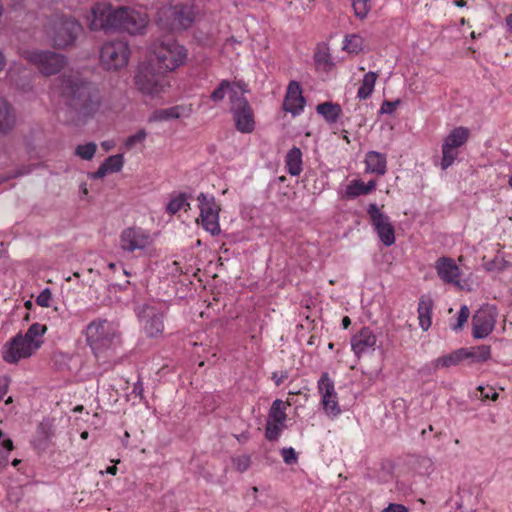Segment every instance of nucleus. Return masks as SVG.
Instances as JSON below:
<instances>
[{
    "label": "nucleus",
    "mask_w": 512,
    "mask_h": 512,
    "mask_svg": "<svg viewBox=\"0 0 512 512\" xmlns=\"http://www.w3.org/2000/svg\"><path fill=\"white\" fill-rule=\"evenodd\" d=\"M166 74V72H160L156 65H152L149 61L146 66L138 71L135 77V85L145 95L158 96L170 86Z\"/></svg>",
    "instance_id": "1a4fd4ad"
},
{
    "label": "nucleus",
    "mask_w": 512,
    "mask_h": 512,
    "mask_svg": "<svg viewBox=\"0 0 512 512\" xmlns=\"http://www.w3.org/2000/svg\"><path fill=\"white\" fill-rule=\"evenodd\" d=\"M363 40L360 36L352 34L345 38L344 49L350 53H358L362 49Z\"/></svg>",
    "instance_id": "79ce46f5"
},
{
    "label": "nucleus",
    "mask_w": 512,
    "mask_h": 512,
    "mask_svg": "<svg viewBox=\"0 0 512 512\" xmlns=\"http://www.w3.org/2000/svg\"><path fill=\"white\" fill-rule=\"evenodd\" d=\"M367 213L380 241L387 247L392 246L395 243V230L389 216L381 212L375 203L368 206Z\"/></svg>",
    "instance_id": "dca6fc26"
},
{
    "label": "nucleus",
    "mask_w": 512,
    "mask_h": 512,
    "mask_svg": "<svg viewBox=\"0 0 512 512\" xmlns=\"http://www.w3.org/2000/svg\"><path fill=\"white\" fill-rule=\"evenodd\" d=\"M129 437H130V434L127 431H125L123 439H122V443L125 447H127Z\"/></svg>",
    "instance_id": "680f3d73"
},
{
    "label": "nucleus",
    "mask_w": 512,
    "mask_h": 512,
    "mask_svg": "<svg viewBox=\"0 0 512 512\" xmlns=\"http://www.w3.org/2000/svg\"><path fill=\"white\" fill-rule=\"evenodd\" d=\"M356 18L364 20L367 18L371 8V0H349Z\"/></svg>",
    "instance_id": "c9c22d12"
},
{
    "label": "nucleus",
    "mask_w": 512,
    "mask_h": 512,
    "mask_svg": "<svg viewBox=\"0 0 512 512\" xmlns=\"http://www.w3.org/2000/svg\"><path fill=\"white\" fill-rule=\"evenodd\" d=\"M187 210L190 208V203L188 202V196L185 193H180L175 198L171 199L167 204V212L170 214H176L181 209Z\"/></svg>",
    "instance_id": "e433bc0d"
},
{
    "label": "nucleus",
    "mask_w": 512,
    "mask_h": 512,
    "mask_svg": "<svg viewBox=\"0 0 512 512\" xmlns=\"http://www.w3.org/2000/svg\"><path fill=\"white\" fill-rule=\"evenodd\" d=\"M376 187V181L371 180L365 184L361 180H353L345 190V196L355 198L360 195H366L372 192Z\"/></svg>",
    "instance_id": "393cba45"
},
{
    "label": "nucleus",
    "mask_w": 512,
    "mask_h": 512,
    "mask_svg": "<svg viewBox=\"0 0 512 512\" xmlns=\"http://www.w3.org/2000/svg\"><path fill=\"white\" fill-rule=\"evenodd\" d=\"M16 116L10 103L0 96V135L8 134L15 126Z\"/></svg>",
    "instance_id": "aec40b11"
},
{
    "label": "nucleus",
    "mask_w": 512,
    "mask_h": 512,
    "mask_svg": "<svg viewBox=\"0 0 512 512\" xmlns=\"http://www.w3.org/2000/svg\"><path fill=\"white\" fill-rule=\"evenodd\" d=\"M478 390L480 391V397L482 399H491L495 401L498 398V393L491 387L485 388L479 386Z\"/></svg>",
    "instance_id": "8fccbe9b"
},
{
    "label": "nucleus",
    "mask_w": 512,
    "mask_h": 512,
    "mask_svg": "<svg viewBox=\"0 0 512 512\" xmlns=\"http://www.w3.org/2000/svg\"><path fill=\"white\" fill-rule=\"evenodd\" d=\"M129 47L124 41H109L100 50V64L105 70L117 71L126 67L129 59Z\"/></svg>",
    "instance_id": "9b49d317"
},
{
    "label": "nucleus",
    "mask_w": 512,
    "mask_h": 512,
    "mask_svg": "<svg viewBox=\"0 0 512 512\" xmlns=\"http://www.w3.org/2000/svg\"><path fill=\"white\" fill-rule=\"evenodd\" d=\"M366 170L377 175H384L387 170L386 155L377 151H369L365 156Z\"/></svg>",
    "instance_id": "412c9836"
},
{
    "label": "nucleus",
    "mask_w": 512,
    "mask_h": 512,
    "mask_svg": "<svg viewBox=\"0 0 512 512\" xmlns=\"http://www.w3.org/2000/svg\"><path fill=\"white\" fill-rule=\"evenodd\" d=\"M81 438L82 439H87L88 438V432L87 431H84L81 433Z\"/></svg>",
    "instance_id": "338daca9"
},
{
    "label": "nucleus",
    "mask_w": 512,
    "mask_h": 512,
    "mask_svg": "<svg viewBox=\"0 0 512 512\" xmlns=\"http://www.w3.org/2000/svg\"><path fill=\"white\" fill-rule=\"evenodd\" d=\"M153 237L149 231L141 227H128L119 236V246L126 253L146 255L153 245Z\"/></svg>",
    "instance_id": "9d476101"
},
{
    "label": "nucleus",
    "mask_w": 512,
    "mask_h": 512,
    "mask_svg": "<svg viewBox=\"0 0 512 512\" xmlns=\"http://www.w3.org/2000/svg\"><path fill=\"white\" fill-rule=\"evenodd\" d=\"M463 359H464V357H463V352H462V348H461L449 355H445L443 357H440V358H437L436 360H434L432 362L433 369L437 370L439 368L455 366V365L459 364Z\"/></svg>",
    "instance_id": "2f4dec72"
},
{
    "label": "nucleus",
    "mask_w": 512,
    "mask_h": 512,
    "mask_svg": "<svg viewBox=\"0 0 512 512\" xmlns=\"http://www.w3.org/2000/svg\"><path fill=\"white\" fill-rule=\"evenodd\" d=\"M88 21L93 31L118 30L137 35L145 32L150 20L143 7L113 8L99 3L92 7Z\"/></svg>",
    "instance_id": "f03ea898"
},
{
    "label": "nucleus",
    "mask_w": 512,
    "mask_h": 512,
    "mask_svg": "<svg viewBox=\"0 0 512 512\" xmlns=\"http://www.w3.org/2000/svg\"><path fill=\"white\" fill-rule=\"evenodd\" d=\"M505 21H506V24H507L510 28H512V14H509V15L506 17Z\"/></svg>",
    "instance_id": "0e129e2a"
},
{
    "label": "nucleus",
    "mask_w": 512,
    "mask_h": 512,
    "mask_svg": "<svg viewBox=\"0 0 512 512\" xmlns=\"http://www.w3.org/2000/svg\"><path fill=\"white\" fill-rule=\"evenodd\" d=\"M285 428V423H277L274 421L267 420L266 429H265V437L269 441L278 440L281 431Z\"/></svg>",
    "instance_id": "58836bf2"
},
{
    "label": "nucleus",
    "mask_w": 512,
    "mask_h": 512,
    "mask_svg": "<svg viewBox=\"0 0 512 512\" xmlns=\"http://www.w3.org/2000/svg\"><path fill=\"white\" fill-rule=\"evenodd\" d=\"M134 392L137 393L138 395H142V392H143L142 383L138 382L135 384Z\"/></svg>",
    "instance_id": "6e6d98bb"
},
{
    "label": "nucleus",
    "mask_w": 512,
    "mask_h": 512,
    "mask_svg": "<svg viewBox=\"0 0 512 512\" xmlns=\"http://www.w3.org/2000/svg\"><path fill=\"white\" fill-rule=\"evenodd\" d=\"M230 111L232 113L235 127L241 133H251L255 127L254 112L248 100L237 92L230 97Z\"/></svg>",
    "instance_id": "ddd939ff"
},
{
    "label": "nucleus",
    "mask_w": 512,
    "mask_h": 512,
    "mask_svg": "<svg viewBox=\"0 0 512 512\" xmlns=\"http://www.w3.org/2000/svg\"><path fill=\"white\" fill-rule=\"evenodd\" d=\"M433 300L429 296H422L418 303V319L419 325L424 330L427 331L431 324V316L433 310Z\"/></svg>",
    "instance_id": "4be33fe9"
},
{
    "label": "nucleus",
    "mask_w": 512,
    "mask_h": 512,
    "mask_svg": "<svg viewBox=\"0 0 512 512\" xmlns=\"http://www.w3.org/2000/svg\"><path fill=\"white\" fill-rule=\"evenodd\" d=\"M508 184L512 188V174L509 177Z\"/></svg>",
    "instance_id": "774afa93"
},
{
    "label": "nucleus",
    "mask_w": 512,
    "mask_h": 512,
    "mask_svg": "<svg viewBox=\"0 0 512 512\" xmlns=\"http://www.w3.org/2000/svg\"><path fill=\"white\" fill-rule=\"evenodd\" d=\"M102 164L105 166L106 170H108L109 173L119 172L124 164L123 155H111L108 158H106Z\"/></svg>",
    "instance_id": "ea45409f"
},
{
    "label": "nucleus",
    "mask_w": 512,
    "mask_h": 512,
    "mask_svg": "<svg viewBox=\"0 0 512 512\" xmlns=\"http://www.w3.org/2000/svg\"><path fill=\"white\" fill-rule=\"evenodd\" d=\"M304 105L305 99L300 84L297 81H291L287 87L283 109L293 115H298L303 111Z\"/></svg>",
    "instance_id": "a211bd4d"
},
{
    "label": "nucleus",
    "mask_w": 512,
    "mask_h": 512,
    "mask_svg": "<svg viewBox=\"0 0 512 512\" xmlns=\"http://www.w3.org/2000/svg\"><path fill=\"white\" fill-rule=\"evenodd\" d=\"M6 61L3 56V54L0 52V71H2L5 68Z\"/></svg>",
    "instance_id": "052dcab7"
},
{
    "label": "nucleus",
    "mask_w": 512,
    "mask_h": 512,
    "mask_svg": "<svg viewBox=\"0 0 512 512\" xmlns=\"http://www.w3.org/2000/svg\"><path fill=\"white\" fill-rule=\"evenodd\" d=\"M281 455L283 457L284 462L288 465L294 464L297 462V454L292 447L283 448L281 450Z\"/></svg>",
    "instance_id": "de8ad7c7"
},
{
    "label": "nucleus",
    "mask_w": 512,
    "mask_h": 512,
    "mask_svg": "<svg viewBox=\"0 0 512 512\" xmlns=\"http://www.w3.org/2000/svg\"><path fill=\"white\" fill-rule=\"evenodd\" d=\"M152 65L160 72H172L186 63L188 50L173 38L157 39L150 47Z\"/></svg>",
    "instance_id": "20e7f679"
},
{
    "label": "nucleus",
    "mask_w": 512,
    "mask_h": 512,
    "mask_svg": "<svg viewBox=\"0 0 512 512\" xmlns=\"http://www.w3.org/2000/svg\"><path fill=\"white\" fill-rule=\"evenodd\" d=\"M198 208L200 210L197 222L209 232L212 236L219 235L221 232L219 224L220 205L212 195L200 193L197 197Z\"/></svg>",
    "instance_id": "f8f14e48"
},
{
    "label": "nucleus",
    "mask_w": 512,
    "mask_h": 512,
    "mask_svg": "<svg viewBox=\"0 0 512 512\" xmlns=\"http://www.w3.org/2000/svg\"><path fill=\"white\" fill-rule=\"evenodd\" d=\"M108 170H106L105 166L103 164L100 165V167L97 169V171L93 174L94 178H103L108 174Z\"/></svg>",
    "instance_id": "5fc2aeb1"
},
{
    "label": "nucleus",
    "mask_w": 512,
    "mask_h": 512,
    "mask_svg": "<svg viewBox=\"0 0 512 512\" xmlns=\"http://www.w3.org/2000/svg\"><path fill=\"white\" fill-rule=\"evenodd\" d=\"M46 331V325L34 323L25 334H16L3 346V360L16 364L22 359L31 357L43 344L42 336Z\"/></svg>",
    "instance_id": "7ed1b4c3"
},
{
    "label": "nucleus",
    "mask_w": 512,
    "mask_h": 512,
    "mask_svg": "<svg viewBox=\"0 0 512 512\" xmlns=\"http://www.w3.org/2000/svg\"><path fill=\"white\" fill-rule=\"evenodd\" d=\"M13 449V442L0 430V471L8 464V455Z\"/></svg>",
    "instance_id": "72a5a7b5"
},
{
    "label": "nucleus",
    "mask_w": 512,
    "mask_h": 512,
    "mask_svg": "<svg viewBox=\"0 0 512 512\" xmlns=\"http://www.w3.org/2000/svg\"><path fill=\"white\" fill-rule=\"evenodd\" d=\"M288 378L287 372L283 371L280 374L278 372H273L272 379L274 380L276 386H280L285 379Z\"/></svg>",
    "instance_id": "603ef678"
},
{
    "label": "nucleus",
    "mask_w": 512,
    "mask_h": 512,
    "mask_svg": "<svg viewBox=\"0 0 512 512\" xmlns=\"http://www.w3.org/2000/svg\"><path fill=\"white\" fill-rule=\"evenodd\" d=\"M9 387V380L6 377H0V400L7 393Z\"/></svg>",
    "instance_id": "864d4df0"
},
{
    "label": "nucleus",
    "mask_w": 512,
    "mask_h": 512,
    "mask_svg": "<svg viewBox=\"0 0 512 512\" xmlns=\"http://www.w3.org/2000/svg\"><path fill=\"white\" fill-rule=\"evenodd\" d=\"M147 137V133L144 129L139 130L136 134L129 136L125 141V147L127 150L133 149L136 145L142 144Z\"/></svg>",
    "instance_id": "c03bdc74"
},
{
    "label": "nucleus",
    "mask_w": 512,
    "mask_h": 512,
    "mask_svg": "<svg viewBox=\"0 0 512 512\" xmlns=\"http://www.w3.org/2000/svg\"><path fill=\"white\" fill-rule=\"evenodd\" d=\"M314 60L317 67L323 70H328L333 65L329 49L325 45L317 47V50L314 54Z\"/></svg>",
    "instance_id": "473e14b6"
},
{
    "label": "nucleus",
    "mask_w": 512,
    "mask_h": 512,
    "mask_svg": "<svg viewBox=\"0 0 512 512\" xmlns=\"http://www.w3.org/2000/svg\"><path fill=\"white\" fill-rule=\"evenodd\" d=\"M97 150V145L94 142L78 145L75 149V155L83 160H91Z\"/></svg>",
    "instance_id": "4c0bfd02"
},
{
    "label": "nucleus",
    "mask_w": 512,
    "mask_h": 512,
    "mask_svg": "<svg viewBox=\"0 0 512 512\" xmlns=\"http://www.w3.org/2000/svg\"><path fill=\"white\" fill-rule=\"evenodd\" d=\"M186 111L184 106L177 105L170 108L159 109L153 112L150 117V122L167 121L171 119H178L184 115Z\"/></svg>",
    "instance_id": "a878e982"
},
{
    "label": "nucleus",
    "mask_w": 512,
    "mask_h": 512,
    "mask_svg": "<svg viewBox=\"0 0 512 512\" xmlns=\"http://www.w3.org/2000/svg\"><path fill=\"white\" fill-rule=\"evenodd\" d=\"M106 472H107L108 474H111V475H116V473H117V467H116L115 465H113V466H109V467H107Z\"/></svg>",
    "instance_id": "13d9d810"
},
{
    "label": "nucleus",
    "mask_w": 512,
    "mask_h": 512,
    "mask_svg": "<svg viewBox=\"0 0 512 512\" xmlns=\"http://www.w3.org/2000/svg\"><path fill=\"white\" fill-rule=\"evenodd\" d=\"M236 85L240 88L243 93L248 92L247 85L244 82H237Z\"/></svg>",
    "instance_id": "bf43d9fd"
},
{
    "label": "nucleus",
    "mask_w": 512,
    "mask_h": 512,
    "mask_svg": "<svg viewBox=\"0 0 512 512\" xmlns=\"http://www.w3.org/2000/svg\"><path fill=\"white\" fill-rule=\"evenodd\" d=\"M285 164L291 176H298L302 172V152L300 148H291L286 155Z\"/></svg>",
    "instance_id": "5701e85b"
},
{
    "label": "nucleus",
    "mask_w": 512,
    "mask_h": 512,
    "mask_svg": "<svg viewBox=\"0 0 512 512\" xmlns=\"http://www.w3.org/2000/svg\"><path fill=\"white\" fill-rule=\"evenodd\" d=\"M378 75L375 72H368L364 75L361 85L357 92V97L361 100L367 99L371 96L375 83L377 80Z\"/></svg>",
    "instance_id": "c85d7f7f"
},
{
    "label": "nucleus",
    "mask_w": 512,
    "mask_h": 512,
    "mask_svg": "<svg viewBox=\"0 0 512 512\" xmlns=\"http://www.w3.org/2000/svg\"><path fill=\"white\" fill-rule=\"evenodd\" d=\"M22 56L43 76L58 74L67 64L63 54L51 50H24Z\"/></svg>",
    "instance_id": "6e6552de"
},
{
    "label": "nucleus",
    "mask_w": 512,
    "mask_h": 512,
    "mask_svg": "<svg viewBox=\"0 0 512 512\" xmlns=\"http://www.w3.org/2000/svg\"><path fill=\"white\" fill-rule=\"evenodd\" d=\"M88 346L98 356L119 343V333L116 327L105 319L91 321L85 329Z\"/></svg>",
    "instance_id": "423d86ee"
},
{
    "label": "nucleus",
    "mask_w": 512,
    "mask_h": 512,
    "mask_svg": "<svg viewBox=\"0 0 512 512\" xmlns=\"http://www.w3.org/2000/svg\"><path fill=\"white\" fill-rule=\"evenodd\" d=\"M464 359L472 358L475 361H487L491 357V348L488 345H480L471 348H462Z\"/></svg>",
    "instance_id": "7c9ffc66"
},
{
    "label": "nucleus",
    "mask_w": 512,
    "mask_h": 512,
    "mask_svg": "<svg viewBox=\"0 0 512 512\" xmlns=\"http://www.w3.org/2000/svg\"><path fill=\"white\" fill-rule=\"evenodd\" d=\"M317 389L321 396V404L325 414L331 418L339 416L341 408L338 403L334 381L327 372H324L318 380Z\"/></svg>",
    "instance_id": "2eb2a0df"
},
{
    "label": "nucleus",
    "mask_w": 512,
    "mask_h": 512,
    "mask_svg": "<svg viewBox=\"0 0 512 512\" xmlns=\"http://www.w3.org/2000/svg\"><path fill=\"white\" fill-rule=\"evenodd\" d=\"M400 104V100L384 101L380 108V113L391 114L395 111L396 107Z\"/></svg>",
    "instance_id": "09e8293b"
},
{
    "label": "nucleus",
    "mask_w": 512,
    "mask_h": 512,
    "mask_svg": "<svg viewBox=\"0 0 512 512\" xmlns=\"http://www.w3.org/2000/svg\"><path fill=\"white\" fill-rule=\"evenodd\" d=\"M381 512H408V509L402 504H390L387 508Z\"/></svg>",
    "instance_id": "3c124183"
},
{
    "label": "nucleus",
    "mask_w": 512,
    "mask_h": 512,
    "mask_svg": "<svg viewBox=\"0 0 512 512\" xmlns=\"http://www.w3.org/2000/svg\"><path fill=\"white\" fill-rule=\"evenodd\" d=\"M316 111L320 114L328 123H336L342 115V108L337 103L324 102L318 104Z\"/></svg>",
    "instance_id": "b1692460"
},
{
    "label": "nucleus",
    "mask_w": 512,
    "mask_h": 512,
    "mask_svg": "<svg viewBox=\"0 0 512 512\" xmlns=\"http://www.w3.org/2000/svg\"><path fill=\"white\" fill-rule=\"evenodd\" d=\"M102 146L106 149V150H109L111 148V144L108 142V141H104L102 142Z\"/></svg>",
    "instance_id": "69168bd1"
},
{
    "label": "nucleus",
    "mask_w": 512,
    "mask_h": 512,
    "mask_svg": "<svg viewBox=\"0 0 512 512\" xmlns=\"http://www.w3.org/2000/svg\"><path fill=\"white\" fill-rule=\"evenodd\" d=\"M498 317L496 306L482 305L472 317V335L475 339L488 337L495 328Z\"/></svg>",
    "instance_id": "4468645a"
},
{
    "label": "nucleus",
    "mask_w": 512,
    "mask_h": 512,
    "mask_svg": "<svg viewBox=\"0 0 512 512\" xmlns=\"http://www.w3.org/2000/svg\"><path fill=\"white\" fill-rule=\"evenodd\" d=\"M196 12L190 4H165L158 8L155 22L157 26L167 32H180L192 26Z\"/></svg>",
    "instance_id": "39448f33"
},
{
    "label": "nucleus",
    "mask_w": 512,
    "mask_h": 512,
    "mask_svg": "<svg viewBox=\"0 0 512 512\" xmlns=\"http://www.w3.org/2000/svg\"><path fill=\"white\" fill-rule=\"evenodd\" d=\"M468 138L469 130L465 127H457L448 134L443 144L450 148L458 150V148H460L467 142Z\"/></svg>",
    "instance_id": "bb28decb"
},
{
    "label": "nucleus",
    "mask_w": 512,
    "mask_h": 512,
    "mask_svg": "<svg viewBox=\"0 0 512 512\" xmlns=\"http://www.w3.org/2000/svg\"><path fill=\"white\" fill-rule=\"evenodd\" d=\"M454 4L458 7H464V6H466V1L465 0H454Z\"/></svg>",
    "instance_id": "e2e57ef3"
},
{
    "label": "nucleus",
    "mask_w": 512,
    "mask_h": 512,
    "mask_svg": "<svg viewBox=\"0 0 512 512\" xmlns=\"http://www.w3.org/2000/svg\"><path fill=\"white\" fill-rule=\"evenodd\" d=\"M376 341L375 334L369 328L364 327L351 338V347L359 358L369 351H374Z\"/></svg>",
    "instance_id": "6ab92c4d"
},
{
    "label": "nucleus",
    "mask_w": 512,
    "mask_h": 512,
    "mask_svg": "<svg viewBox=\"0 0 512 512\" xmlns=\"http://www.w3.org/2000/svg\"><path fill=\"white\" fill-rule=\"evenodd\" d=\"M469 316V308L466 305H463L459 310L456 324L452 325V329L455 331L461 330L463 325L467 322Z\"/></svg>",
    "instance_id": "a18cd8bd"
},
{
    "label": "nucleus",
    "mask_w": 512,
    "mask_h": 512,
    "mask_svg": "<svg viewBox=\"0 0 512 512\" xmlns=\"http://www.w3.org/2000/svg\"><path fill=\"white\" fill-rule=\"evenodd\" d=\"M435 270L444 283L460 286V268L452 258L440 257L435 263Z\"/></svg>",
    "instance_id": "f3484780"
},
{
    "label": "nucleus",
    "mask_w": 512,
    "mask_h": 512,
    "mask_svg": "<svg viewBox=\"0 0 512 512\" xmlns=\"http://www.w3.org/2000/svg\"><path fill=\"white\" fill-rule=\"evenodd\" d=\"M289 405V403H285L280 399L274 400L269 410L267 420L285 423L287 419L286 409Z\"/></svg>",
    "instance_id": "c756f323"
},
{
    "label": "nucleus",
    "mask_w": 512,
    "mask_h": 512,
    "mask_svg": "<svg viewBox=\"0 0 512 512\" xmlns=\"http://www.w3.org/2000/svg\"><path fill=\"white\" fill-rule=\"evenodd\" d=\"M52 95L72 120L94 116L103 102L95 85L73 73H64L54 80Z\"/></svg>",
    "instance_id": "f257e3e1"
},
{
    "label": "nucleus",
    "mask_w": 512,
    "mask_h": 512,
    "mask_svg": "<svg viewBox=\"0 0 512 512\" xmlns=\"http://www.w3.org/2000/svg\"><path fill=\"white\" fill-rule=\"evenodd\" d=\"M80 32L81 25L74 18L64 15L53 16L46 27L47 36L56 48L72 45Z\"/></svg>",
    "instance_id": "0eeeda50"
},
{
    "label": "nucleus",
    "mask_w": 512,
    "mask_h": 512,
    "mask_svg": "<svg viewBox=\"0 0 512 512\" xmlns=\"http://www.w3.org/2000/svg\"><path fill=\"white\" fill-rule=\"evenodd\" d=\"M458 156V150L450 148L445 144L442 145V161L441 168L446 170L450 167Z\"/></svg>",
    "instance_id": "a19ab883"
},
{
    "label": "nucleus",
    "mask_w": 512,
    "mask_h": 512,
    "mask_svg": "<svg viewBox=\"0 0 512 512\" xmlns=\"http://www.w3.org/2000/svg\"><path fill=\"white\" fill-rule=\"evenodd\" d=\"M232 463L238 472L243 473L251 466V457L247 454L239 455L232 459Z\"/></svg>",
    "instance_id": "37998d69"
},
{
    "label": "nucleus",
    "mask_w": 512,
    "mask_h": 512,
    "mask_svg": "<svg viewBox=\"0 0 512 512\" xmlns=\"http://www.w3.org/2000/svg\"><path fill=\"white\" fill-rule=\"evenodd\" d=\"M147 317L145 323V331L151 336H157L164 330L163 315L160 313H154L151 309L147 310Z\"/></svg>",
    "instance_id": "cd10ccee"
},
{
    "label": "nucleus",
    "mask_w": 512,
    "mask_h": 512,
    "mask_svg": "<svg viewBox=\"0 0 512 512\" xmlns=\"http://www.w3.org/2000/svg\"><path fill=\"white\" fill-rule=\"evenodd\" d=\"M52 300V293L49 288H45L36 298V303L41 307H50Z\"/></svg>",
    "instance_id": "49530a36"
},
{
    "label": "nucleus",
    "mask_w": 512,
    "mask_h": 512,
    "mask_svg": "<svg viewBox=\"0 0 512 512\" xmlns=\"http://www.w3.org/2000/svg\"><path fill=\"white\" fill-rule=\"evenodd\" d=\"M351 324V320L348 316L343 317L342 319V326L344 329H347Z\"/></svg>",
    "instance_id": "4d7b16f0"
},
{
    "label": "nucleus",
    "mask_w": 512,
    "mask_h": 512,
    "mask_svg": "<svg viewBox=\"0 0 512 512\" xmlns=\"http://www.w3.org/2000/svg\"><path fill=\"white\" fill-rule=\"evenodd\" d=\"M228 92L230 93V96L233 92L236 91L234 90L233 84L230 81L222 80L218 87L211 93L210 99L215 103L221 102Z\"/></svg>",
    "instance_id": "f704fd0d"
}]
</instances>
